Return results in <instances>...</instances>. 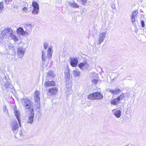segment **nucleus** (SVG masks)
<instances>
[{"label": "nucleus", "mask_w": 146, "mask_h": 146, "mask_svg": "<svg viewBox=\"0 0 146 146\" xmlns=\"http://www.w3.org/2000/svg\"><path fill=\"white\" fill-rule=\"evenodd\" d=\"M52 47H49L47 51V55L46 56L45 55V53L44 51H42V64H44L45 63V61H46L48 62L51 60V57L52 56Z\"/></svg>", "instance_id": "obj_1"}, {"label": "nucleus", "mask_w": 146, "mask_h": 146, "mask_svg": "<svg viewBox=\"0 0 146 146\" xmlns=\"http://www.w3.org/2000/svg\"><path fill=\"white\" fill-rule=\"evenodd\" d=\"M2 31V35H5V37L10 36L16 42L18 40L17 38L14 35L13 31L10 28H6Z\"/></svg>", "instance_id": "obj_2"}, {"label": "nucleus", "mask_w": 146, "mask_h": 146, "mask_svg": "<svg viewBox=\"0 0 146 146\" xmlns=\"http://www.w3.org/2000/svg\"><path fill=\"white\" fill-rule=\"evenodd\" d=\"M103 98V96L100 92H96L89 95L88 98L91 100H100Z\"/></svg>", "instance_id": "obj_3"}, {"label": "nucleus", "mask_w": 146, "mask_h": 146, "mask_svg": "<svg viewBox=\"0 0 146 146\" xmlns=\"http://www.w3.org/2000/svg\"><path fill=\"white\" fill-rule=\"evenodd\" d=\"M23 106L25 107L26 111L32 109L30 100L27 98L22 99L21 101Z\"/></svg>", "instance_id": "obj_4"}, {"label": "nucleus", "mask_w": 146, "mask_h": 146, "mask_svg": "<svg viewBox=\"0 0 146 146\" xmlns=\"http://www.w3.org/2000/svg\"><path fill=\"white\" fill-rule=\"evenodd\" d=\"M27 111H29L28 114H29L28 117V119L27 122L30 124H32L33 122L35 115L34 110L33 109H30V110Z\"/></svg>", "instance_id": "obj_5"}, {"label": "nucleus", "mask_w": 146, "mask_h": 146, "mask_svg": "<svg viewBox=\"0 0 146 146\" xmlns=\"http://www.w3.org/2000/svg\"><path fill=\"white\" fill-rule=\"evenodd\" d=\"M40 92L36 90L35 93L34 100L35 103H36V105L37 108H39L40 107Z\"/></svg>", "instance_id": "obj_6"}, {"label": "nucleus", "mask_w": 146, "mask_h": 146, "mask_svg": "<svg viewBox=\"0 0 146 146\" xmlns=\"http://www.w3.org/2000/svg\"><path fill=\"white\" fill-rule=\"evenodd\" d=\"M11 127L12 131L15 134L17 133L19 128L18 124L17 121H14L12 122L11 123Z\"/></svg>", "instance_id": "obj_7"}, {"label": "nucleus", "mask_w": 146, "mask_h": 146, "mask_svg": "<svg viewBox=\"0 0 146 146\" xmlns=\"http://www.w3.org/2000/svg\"><path fill=\"white\" fill-rule=\"evenodd\" d=\"M32 6L34 9L32 11V13L33 15L37 14L39 11V7L38 5L36 2L33 1L32 2Z\"/></svg>", "instance_id": "obj_8"}, {"label": "nucleus", "mask_w": 146, "mask_h": 146, "mask_svg": "<svg viewBox=\"0 0 146 146\" xmlns=\"http://www.w3.org/2000/svg\"><path fill=\"white\" fill-rule=\"evenodd\" d=\"M107 33L105 32L100 33L98 36V44H100L104 40V39Z\"/></svg>", "instance_id": "obj_9"}, {"label": "nucleus", "mask_w": 146, "mask_h": 146, "mask_svg": "<svg viewBox=\"0 0 146 146\" xmlns=\"http://www.w3.org/2000/svg\"><path fill=\"white\" fill-rule=\"evenodd\" d=\"M14 112L15 115L16 117L17 120H18L19 123L20 127L21 126V120L20 118V113L19 111L17 110L16 106L14 107Z\"/></svg>", "instance_id": "obj_10"}, {"label": "nucleus", "mask_w": 146, "mask_h": 146, "mask_svg": "<svg viewBox=\"0 0 146 146\" xmlns=\"http://www.w3.org/2000/svg\"><path fill=\"white\" fill-rule=\"evenodd\" d=\"M78 66L82 70H85L88 69L89 65L87 61H84V62L80 63Z\"/></svg>", "instance_id": "obj_11"}, {"label": "nucleus", "mask_w": 146, "mask_h": 146, "mask_svg": "<svg viewBox=\"0 0 146 146\" xmlns=\"http://www.w3.org/2000/svg\"><path fill=\"white\" fill-rule=\"evenodd\" d=\"M17 53L18 56L20 57H22L24 55L25 49L22 46H19L18 48Z\"/></svg>", "instance_id": "obj_12"}, {"label": "nucleus", "mask_w": 146, "mask_h": 146, "mask_svg": "<svg viewBox=\"0 0 146 146\" xmlns=\"http://www.w3.org/2000/svg\"><path fill=\"white\" fill-rule=\"evenodd\" d=\"M70 65L73 67H76L77 66L78 62V60L77 58H71L70 59Z\"/></svg>", "instance_id": "obj_13"}, {"label": "nucleus", "mask_w": 146, "mask_h": 146, "mask_svg": "<svg viewBox=\"0 0 146 146\" xmlns=\"http://www.w3.org/2000/svg\"><path fill=\"white\" fill-rule=\"evenodd\" d=\"M17 32L18 34H21L22 35H25L26 34H28L26 31H25L23 28L19 27L17 30Z\"/></svg>", "instance_id": "obj_14"}, {"label": "nucleus", "mask_w": 146, "mask_h": 146, "mask_svg": "<svg viewBox=\"0 0 146 146\" xmlns=\"http://www.w3.org/2000/svg\"><path fill=\"white\" fill-rule=\"evenodd\" d=\"M107 91L113 94H117L118 92H119L121 91V90L118 88L114 90L108 88L107 89Z\"/></svg>", "instance_id": "obj_15"}, {"label": "nucleus", "mask_w": 146, "mask_h": 146, "mask_svg": "<svg viewBox=\"0 0 146 146\" xmlns=\"http://www.w3.org/2000/svg\"><path fill=\"white\" fill-rule=\"evenodd\" d=\"M58 89L56 88H50L48 90V92L51 94L54 95L57 93Z\"/></svg>", "instance_id": "obj_16"}, {"label": "nucleus", "mask_w": 146, "mask_h": 146, "mask_svg": "<svg viewBox=\"0 0 146 146\" xmlns=\"http://www.w3.org/2000/svg\"><path fill=\"white\" fill-rule=\"evenodd\" d=\"M54 84L55 82L54 81L48 80V81H46L45 83L44 86L46 87H49L50 86H54Z\"/></svg>", "instance_id": "obj_17"}, {"label": "nucleus", "mask_w": 146, "mask_h": 146, "mask_svg": "<svg viewBox=\"0 0 146 146\" xmlns=\"http://www.w3.org/2000/svg\"><path fill=\"white\" fill-rule=\"evenodd\" d=\"M114 112V115L117 118H119L121 116V111L120 110H117L116 109H114L112 110Z\"/></svg>", "instance_id": "obj_18"}, {"label": "nucleus", "mask_w": 146, "mask_h": 146, "mask_svg": "<svg viewBox=\"0 0 146 146\" xmlns=\"http://www.w3.org/2000/svg\"><path fill=\"white\" fill-rule=\"evenodd\" d=\"M54 75L53 72H49L48 73L47 76H46V79L48 80H50L52 79V78L54 77Z\"/></svg>", "instance_id": "obj_19"}, {"label": "nucleus", "mask_w": 146, "mask_h": 146, "mask_svg": "<svg viewBox=\"0 0 146 146\" xmlns=\"http://www.w3.org/2000/svg\"><path fill=\"white\" fill-rule=\"evenodd\" d=\"M25 27L26 29V32H30L31 31L32 26L30 24H26L25 25Z\"/></svg>", "instance_id": "obj_20"}, {"label": "nucleus", "mask_w": 146, "mask_h": 146, "mask_svg": "<svg viewBox=\"0 0 146 146\" xmlns=\"http://www.w3.org/2000/svg\"><path fill=\"white\" fill-rule=\"evenodd\" d=\"M5 87L7 89L12 88L13 87L10 81H7L5 83Z\"/></svg>", "instance_id": "obj_21"}, {"label": "nucleus", "mask_w": 146, "mask_h": 146, "mask_svg": "<svg viewBox=\"0 0 146 146\" xmlns=\"http://www.w3.org/2000/svg\"><path fill=\"white\" fill-rule=\"evenodd\" d=\"M119 100L117 98L112 100L111 102V103L114 105H116L119 103Z\"/></svg>", "instance_id": "obj_22"}, {"label": "nucleus", "mask_w": 146, "mask_h": 146, "mask_svg": "<svg viewBox=\"0 0 146 146\" xmlns=\"http://www.w3.org/2000/svg\"><path fill=\"white\" fill-rule=\"evenodd\" d=\"M69 69L67 67H66L64 71L65 76L66 78H68L70 76Z\"/></svg>", "instance_id": "obj_23"}, {"label": "nucleus", "mask_w": 146, "mask_h": 146, "mask_svg": "<svg viewBox=\"0 0 146 146\" xmlns=\"http://www.w3.org/2000/svg\"><path fill=\"white\" fill-rule=\"evenodd\" d=\"M73 74L74 76L76 77L80 75V72L78 70L76 69L73 71Z\"/></svg>", "instance_id": "obj_24"}, {"label": "nucleus", "mask_w": 146, "mask_h": 146, "mask_svg": "<svg viewBox=\"0 0 146 146\" xmlns=\"http://www.w3.org/2000/svg\"><path fill=\"white\" fill-rule=\"evenodd\" d=\"M125 94L124 93H122L120 96H119L117 98H118L119 100V101H120L121 100L123 99L125 97Z\"/></svg>", "instance_id": "obj_25"}, {"label": "nucleus", "mask_w": 146, "mask_h": 146, "mask_svg": "<svg viewBox=\"0 0 146 146\" xmlns=\"http://www.w3.org/2000/svg\"><path fill=\"white\" fill-rule=\"evenodd\" d=\"M4 38H7V37H5V35H2V33L0 35V40L2 41L4 39Z\"/></svg>", "instance_id": "obj_26"}, {"label": "nucleus", "mask_w": 146, "mask_h": 146, "mask_svg": "<svg viewBox=\"0 0 146 146\" xmlns=\"http://www.w3.org/2000/svg\"><path fill=\"white\" fill-rule=\"evenodd\" d=\"M71 6L74 8H78L79 7L77 4L75 2L72 3L71 5Z\"/></svg>", "instance_id": "obj_27"}, {"label": "nucleus", "mask_w": 146, "mask_h": 146, "mask_svg": "<svg viewBox=\"0 0 146 146\" xmlns=\"http://www.w3.org/2000/svg\"><path fill=\"white\" fill-rule=\"evenodd\" d=\"M3 6L2 2H0V13H1L2 10H3Z\"/></svg>", "instance_id": "obj_28"}, {"label": "nucleus", "mask_w": 146, "mask_h": 146, "mask_svg": "<svg viewBox=\"0 0 146 146\" xmlns=\"http://www.w3.org/2000/svg\"><path fill=\"white\" fill-rule=\"evenodd\" d=\"M80 2L82 3V4L85 5L87 4V0H79Z\"/></svg>", "instance_id": "obj_29"}, {"label": "nucleus", "mask_w": 146, "mask_h": 146, "mask_svg": "<svg viewBox=\"0 0 146 146\" xmlns=\"http://www.w3.org/2000/svg\"><path fill=\"white\" fill-rule=\"evenodd\" d=\"M138 12L137 11H135L133 13H132V16L133 17H135L137 15Z\"/></svg>", "instance_id": "obj_30"}, {"label": "nucleus", "mask_w": 146, "mask_h": 146, "mask_svg": "<svg viewBox=\"0 0 146 146\" xmlns=\"http://www.w3.org/2000/svg\"><path fill=\"white\" fill-rule=\"evenodd\" d=\"M12 0H5V3L6 4L10 3V2L12 1Z\"/></svg>", "instance_id": "obj_31"}, {"label": "nucleus", "mask_w": 146, "mask_h": 146, "mask_svg": "<svg viewBox=\"0 0 146 146\" xmlns=\"http://www.w3.org/2000/svg\"><path fill=\"white\" fill-rule=\"evenodd\" d=\"M48 45V43L47 42H45L44 43V46L45 49H46Z\"/></svg>", "instance_id": "obj_32"}, {"label": "nucleus", "mask_w": 146, "mask_h": 146, "mask_svg": "<svg viewBox=\"0 0 146 146\" xmlns=\"http://www.w3.org/2000/svg\"><path fill=\"white\" fill-rule=\"evenodd\" d=\"M141 24L142 27H143L145 26V22L144 21H141Z\"/></svg>", "instance_id": "obj_33"}, {"label": "nucleus", "mask_w": 146, "mask_h": 146, "mask_svg": "<svg viewBox=\"0 0 146 146\" xmlns=\"http://www.w3.org/2000/svg\"><path fill=\"white\" fill-rule=\"evenodd\" d=\"M135 17L131 16V21L133 23V22H135Z\"/></svg>", "instance_id": "obj_34"}, {"label": "nucleus", "mask_w": 146, "mask_h": 146, "mask_svg": "<svg viewBox=\"0 0 146 146\" xmlns=\"http://www.w3.org/2000/svg\"><path fill=\"white\" fill-rule=\"evenodd\" d=\"M98 81V80H97L94 79L92 81V82L94 84H96L97 83Z\"/></svg>", "instance_id": "obj_35"}, {"label": "nucleus", "mask_w": 146, "mask_h": 146, "mask_svg": "<svg viewBox=\"0 0 146 146\" xmlns=\"http://www.w3.org/2000/svg\"><path fill=\"white\" fill-rule=\"evenodd\" d=\"M71 93H72V91H70L69 92L68 91V92L67 91H66V94L67 95H70V94Z\"/></svg>", "instance_id": "obj_36"}, {"label": "nucleus", "mask_w": 146, "mask_h": 146, "mask_svg": "<svg viewBox=\"0 0 146 146\" xmlns=\"http://www.w3.org/2000/svg\"><path fill=\"white\" fill-rule=\"evenodd\" d=\"M23 10L26 12L27 11V9L26 7H25L23 8Z\"/></svg>", "instance_id": "obj_37"}, {"label": "nucleus", "mask_w": 146, "mask_h": 146, "mask_svg": "<svg viewBox=\"0 0 146 146\" xmlns=\"http://www.w3.org/2000/svg\"><path fill=\"white\" fill-rule=\"evenodd\" d=\"M19 134L21 136H23V134L22 133V132H21L19 133Z\"/></svg>", "instance_id": "obj_38"}, {"label": "nucleus", "mask_w": 146, "mask_h": 146, "mask_svg": "<svg viewBox=\"0 0 146 146\" xmlns=\"http://www.w3.org/2000/svg\"><path fill=\"white\" fill-rule=\"evenodd\" d=\"M111 7L112 8V9H115V6L114 5H112V6H111Z\"/></svg>", "instance_id": "obj_39"}, {"label": "nucleus", "mask_w": 146, "mask_h": 146, "mask_svg": "<svg viewBox=\"0 0 146 146\" xmlns=\"http://www.w3.org/2000/svg\"><path fill=\"white\" fill-rule=\"evenodd\" d=\"M125 146H133L131 144H128L127 145H126Z\"/></svg>", "instance_id": "obj_40"}, {"label": "nucleus", "mask_w": 146, "mask_h": 146, "mask_svg": "<svg viewBox=\"0 0 146 146\" xmlns=\"http://www.w3.org/2000/svg\"><path fill=\"white\" fill-rule=\"evenodd\" d=\"M127 98H129V96H127Z\"/></svg>", "instance_id": "obj_41"}]
</instances>
